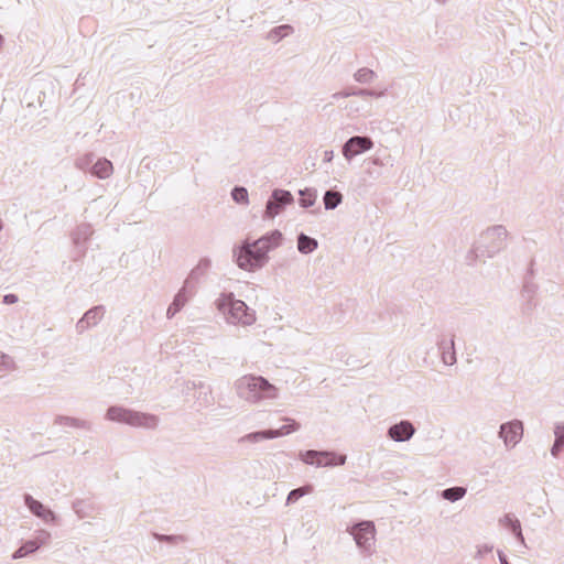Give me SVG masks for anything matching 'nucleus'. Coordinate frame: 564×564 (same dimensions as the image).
Listing matches in <instances>:
<instances>
[{"mask_svg": "<svg viewBox=\"0 0 564 564\" xmlns=\"http://www.w3.org/2000/svg\"><path fill=\"white\" fill-rule=\"evenodd\" d=\"M281 234L273 231L252 243H245L235 251L237 265L245 271L253 272L268 262V253L280 243Z\"/></svg>", "mask_w": 564, "mask_h": 564, "instance_id": "f257e3e1", "label": "nucleus"}, {"mask_svg": "<svg viewBox=\"0 0 564 564\" xmlns=\"http://www.w3.org/2000/svg\"><path fill=\"white\" fill-rule=\"evenodd\" d=\"M215 307L226 324L235 327H251L257 323V312L232 292H223L215 300Z\"/></svg>", "mask_w": 564, "mask_h": 564, "instance_id": "f03ea898", "label": "nucleus"}, {"mask_svg": "<svg viewBox=\"0 0 564 564\" xmlns=\"http://www.w3.org/2000/svg\"><path fill=\"white\" fill-rule=\"evenodd\" d=\"M238 397L250 404L275 401L280 397L278 387L262 376L243 375L235 381Z\"/></svg>", "mask_w": 564, "mask_h": 564, "instance_id": "7ed1b4c3", "label": "nucleus"}, {"mask_svg": "<svg viewBox=\"0 0 564 564\" xmlns=\"http://www.w3.org/2000/svg\"><path fill=\"white\" fill-rule=\"evenodd\" d=\"M509 232L502 225H494L486 228L475 242L471 253L476 258H492L507 246Z\"/></svg>", "mask_w": 564, "mask_h": 564, "instance_id": "20e7f679", "label": "nucleus"}, {"mask_svg": "<svg viewBox=\"0 0 564 564\" xmlns=\"http://www.w3.org/2000/svg\"><path fill=\"white\" fill-rule=\"evenodd\" d=\"M105 417L110 422L126 424L137 429L154 430L159 425V417L156 415L135 411L122 405L110 406Z\"/></svg>", "mask_w": 564, "mask_h": 564, "instance_id": "39448f33", "label": "nucleus"}, {"mask_svg": "<svg viewBox=\"0 0 564 564\" xmlns=\"http://www.w3.org/2000/svg\"><path fill=\"white\" fill-rule=\"evenodd\" d=\"M346 533L352 539L357 550L372 555L377 546V528L371 520H361L346 527Z\"/></svg>", "mask_w": 564, "mask_h": 564, "instance_id": "423d86ee", "label": "nucleus"}, {"mask_svg": "<svg viewBox=\"0 0 564 564\" xmlns=\"http://www.w3.org/2000/svg\"><path fill=\"white\" fill-rule=\"evenodd\" d=\"M299 457L304 464L316 468L343 466L347 460V456L344 454L314 449L302 451Z\"/></svg>", "mask_w": 564, "mask_h": 564, "instance_id": "0eeeda50", "label": "nucleus"}, {"mask_svg": "<svg viewBox=\"0 0 564 564\" xmlns=\"http://www.w3.org/2000/svg\"><path fill=\"white\" fill-rule=\"evenodd\" d=\"M283 422L285 423L280 429L276 430H265V431H259V432H252L242 437V441L246 443H259L265 440H273L278 437H282L285 435H290L300 429V424L291 419V417H284Z\"/></svg>", "mask_w": 564, "mask_h": 564, "instance_id": "6e6552de", "label": "nucleus"}, {"mask_svg": "<svg viewBox=\"0 0 564 564\" xmlns=\"http://www.w3.org/2000/svg\"><path fill=\"white\" fill-rule=\"evenodd\" d=\"M373 141L366 135L350 137L341 147V155L346 162L351 163L356 158L371 151L373 149Z\"/></svg>", "mask_w": 564, "mask_h": 564, "instance_id": "1a4fd4ad", "label": "nucleus"}, {"mask_svg": "<svg viewBox=\"0 0 564 564\" xmlns=\"http://www.w3.org/2000/svg\"><path fill=\"white\" fill-rule=\"evenodd\" d=\"M523 432V423L520 420H511L500 425L498 436L505 448L510 451L521 442Z\"/></svg>", "mask_w": 564, "mask_h": 564, "instance_id": "9d476101", "label": "nucleus"}, {"mask_svg": "<svg viewBox=\"0 0 564 564\" xmlns=\"http://www.w3.org/2000/svg\"><path fill=\"white\" fill-rule=\"evenodd\" d=\"M292 202L293 196L289 191L274 189L267 203L264 216L274 218L283 210L284 206L290 205Z\"/></svg>", "mask_w": 564, "mask_h": 564, "instance_id": "9b49d317", "label": "nucleus"}, {"mask_svg": "<svg viewBox=\"0 0 564 564\" xmlns=\"http://www.w3.org/2000/svg\"><path fill=\"white\" fill-rule=\"evenodd\" d=\"M50 534L45 531H40L33 539L25 541L19 549L12 553V560L23 558L36 552L48 540Z\"/></svg>", "mask_w": 564, "mask_h": 564, "instance_id": "f8f14e48", "label": "nucleus"}, {"mask_svg": "<svg viewBox=\"0 0 564 564\" xmlns=\"http://www.w3.org/2000/svg\"><path fill=\"white\" fill-rule=\"evenodd\" d=\"M414 434H415L414 425L410 421H406V420L400 421V422L391 425L387 431L388 437L398 443H403V442L410 441Z\"/></svg>", "mask_w": 564, "mask_h": 564, "instance_id": "ddd939ff", "label": "nucleus"}, {"mask_svg": "<svg viewBox=\"0 0 564 564\" xmlns=\"http://www.w3.org/2000/svg\"><path fill=\"white\" fill-rule=\"evenodd\" d=\"M454 345L453 335H442L437 340V348L440 350L441 359L445 366H453L456 364V352Z\"/></svg>", "mask_w": 564, "mask_h": 564, "instance_id": "4468645a", "label": "nucleus"}, {"mask_svg": "<svg viewBox=\"0 0 564 564\" xmlns=\"http://www.w3.org/2000/svg\"><path fill=\"white\" fill-rule=\"evenodd\" d=\"M104 306H95L88 310L84 316L77 322L76 329L78 333H84L90 327L96 326L104 317Z\"/></svg>", "mask_w": 564, "mask_h": 564, "instance_id": "2eb2a0df", "label": "nucleus"}, {"mask_svg": "<svg viewBox=\"0 0 564 564\" xmlns=\"http://www.w3.org/2000/svg\"><path fill=\"white\" fill-rule=\"evenodd\" d=\"M24 502L28 509L44 522H54L56 520L55 513L32 496H25Z\"/></svg>", "mask_w": 564, "mask_h": 564, "instance_id": "dca6fc26", "label": "nucleus"}, {"mask_svg": "<svg viewBox=\"0 0 564 564\" xmlns=\"http://www.w3.org/2000/svg\"><path fill=\"white\" fill-rule=\"evenodd\" d=\"M500 523L506 529L510 530L512 534L516 536V539L522 544L525 545V540L522 533L521 523L518 518H516L513 514H506L501 520Z\"/></svg>", "mask_w": 564, "mask_h": 564, "instance_id": "f3484780", "label": "nucleus"}, {"mask_svg": "<svg viewBox=\"0 0 564 564\" xmlns=\"http://www.w3.org/2000/svg\"><path fill=\"white\" fill-rule=\"evenodd\" d=\"M293 32H294V29H293L292 25H290V24H281V25L272 28L267 33V40L269 42L273 43V44H276L280 41H282L283 39L292 35Z\"/></svg>", "mask_w": 564, "mask_h": 564, "instance_id": "a211bd4d", "label": "nucleus"}, {"mask_svg": "<svg viewBox=\"0 0 564 564\" xmlns=\"http://www.w3.org/2000/svg\"><path fill=\"white\" fill-rule=\"evenodd\" d=\"M112 173V163L107 159H98L91 167V174L101 180L110 177Z\"/></svg>", "mask_w": 564, "mask_h": 564, "instance_id": "6ab92c4d", "label": "nucleus"}, {"mask_svg": "<svg viewBox=\"0 0 564 564\" xmlns=\"http://www.w3.org/2000/svg\"><path fill=\"white\" fill-rule=\"evenodd\" d=\"M187 303V295L184 289L180 290L173 299V302L166 310V317L173 318Z\"/></svg>", "mask_w": 564, "mask_h": 564, "instance_id": "aec40b11", "label": "nucleus"}, {"mask_svg": "<svg viewBox=\"0 0 564 564\" xmlns=\"http://www.w3.org/2000/svg\"><path fill=\"white\" fill-rule=\"evenodd\" d=\"M318 248V242L316 239L306 236L305 234H300L297 237V250L302 254L313 253Z\"/></svg>", "mask_w": 564, "mask_h": 564, "instance_id": "412c9836", "label": "nucleus"}, {"mask_svg": "<svg viewBox=\"0 0 564 564\" xmlns=\"http://www.w3.org/2000/svg\"><path fill=\"white\" fill-rule=\"evenodd\" d=\"M343 202L341 193L337 191H326L323 197L324 207L326 210H333L338 207Z\"/></svg>", "mask_w": 564, "mask_h": 564, "instance_id": "4be33fe9", "label": "nucleus"}, {"mask_svg": "<svg viewBox=\"0 0 564 564\" xmlns=\"http://www.w3.org/2000/svg\"><path fill=\"white\" fill-rule=\"evenodd\" d=\"M352 95H357V96H361V97L381 98L382 96H384V93L376 91V90H368V89H361L358 91L346 90V91H339V93L334 94L333 98L334 99L347 98Z\"/></svg>", "mask_w": 564, "mask_h": 564, "instance_id": "5701e85b", "label": "nucleus"}, {"mask_svg": "<svg viewBox=\"0 0 564 564\" xmlns=\"http://www.w3.org/2000/svg\"><path fill=\"white\" fill-rule=\"evenodd\" d=\"M467 494V489L465 487H451L444 489L441 492V497L449 502H456L463 499Z\"/></svg>", "mask_w": 564, "mask_h": 564, "instance_id": "b1692460", "label": "nucleus"}, {"mask_svg": "<svg viewBox=\"0 0 564 564\" xmlns=\"http://www.w3.org/2000/svg\"><path fill=\"white\" fill-rule=\"evenodd\" d=\"M376 72L368 67L358 68L354 73V79L359 84H371L376 80Z\"/></svg>", "mask_w": 564, "mask_h": 564, "instance_id": "393cba45", "label": "nucleus"}, {"mask_svg": "<svg viewBox=\"0 0 564 564\" xmlns=\"http://www.w3.org/2000/svg\"><path fill=\"white\" fill-rule=\"evenodd\" d=\"M17 369L14 358L0 350V377H3Z\"/></svg>", "mask_w": 564, "mask_h": 564, "instance_id": "a878e982", "label": "nucleus"}, {"mask_svg": "<svg viewBox=\"0 0 564 564\" xmlns=\"http://www.w3.org/2000/svg\"><path fill=\"white\" fill-rule=\"evenodd\" d=\"M312 491L313 488L308 485L291 490L286 497V506L295 503L300 498L312 494Z\"/></svg>", "mask_w": 564, "mask_h": 564, "instance_id": "bb28decb", "label": "nucleus"}, {"mask_svg": "<svg viewBox=\"0 0 564 564\" xmlns=\"http://www.w3.org/2000/svg\"><path fill=\"white\" fill-rule=\"evenodd\" d=\"M300 195L302 196L300 199L302 207L307 208L315 204L316 196L310 189L300 191Z\"/></svg>", "mask_w": 564, "mask_h": 564, "instance_id": "cd10ccee", "label": "nucleus"}, {"mask_svg": "<svg viewBox=\"0 0 564 564\" xmlns=\"http://www.w3.org/2000/svg\"><path fill=\"white\" fill-rule=\"evenodd\" d=\"M232 199L238 204H248V191L245 187H235L231 192Z\"/></svg>", "mask_w": 564, "mask_h": 564, "instance_id": "c85d7f7f", "label": "nucleus"}, {"mask_svg": "<svg viewBox=\"0 0 564 564\" xmlns=\"http://www.w3.org/2000/svg\"><path fill=\"white\" fill-rule=\"evenodd\" d=\"M553 433L555 440L564 444V421L554 424Z\"/></svg>", "mask_w": 564, "mask_h": 564, "instance_id": "c756f323", "label": "nucleus"}, {"mask_svg": "<svg viewBox=\"0 0 564 564\" xmlns=\"http://www.w3.org/2000/svg\"><path fill=\"white\" fill-rule=\"evenodd\" d=\"M564 447V444L554 440V443L550 449V453H551V456L553 458H557L560 456V453L562 451V448Z\"/></svg>", "mask_w": 564, "mask_h": 564, "instance_id": "7c9ffc66", "label": "nucleus"}, {"mask_svg": "<svg viewBox=\"0 0 564 564\" xmlns=\"http://www.w3.org/2000/svg\"><path fill=\"white\" fill-rule=\"evenodd\" d=\"M64 423L69 426H76V427L84 426L83 422H80L76 419H70V417H65Z\"/></svg>", "mask_w": 564, "mask_h": 564, "instance_id": "2f4dec72", "label": "nucleus"}, {"mask_svg": "<svg viewBox=\"0 0 564 564\" xmlns=\"http://www.w3.org/2000/svg\"><path fill=\"white\" fill-rule=\"evenodd\" d=\"M18 300H19V299H18V296H17L15 294H12V293H10V294H6V295L3 296V302H4L6 304H14V303H17V302H18Z\"/></svg>", "mask_w": 564, "mask_h": 564, "instance_id": "473e14b6", "label": "nucleus"}, {"mask_svg": "<svg viewBox=\"0 0 564 564\" xmlns=\"http://www.w3.org/2000/svg\"><path fill=\"white\" fill-rule=\"evenodd\" d=\"M334 159V151L333 150H326L323 154V160L325 162H330Z\"/></svg>", "mask_w": 564, "mask_h": 564, "instance_id": "72a5a7b5", "label": "nucleus"}, {"mask_svg": "<svg viewBox=\"0 0 564 564\" xmlns=\"http://www.w3.org/2000/svg\"><path fill=\"white\" fill-rule=\"evenodd\" d=\"M89 163V159L88 158H85V159H80L78 160L77 162V165L80 167V169H85V166Z\"/></svg>", "mask_w": 564, "mask_h": 564, "instance_id": "f704fd0d", "label": "nucleus"}, {"mask_svg": "<svg viewBox=\"0 0 564 564\" xmlns=\"http://www.w3.org/2000/svg\"><path fill=\"white\" fill-rule=\"evenodd\" d=\"M209 263H210V262H209V260H207V259L200 260V261H199V263H198V265H197V269H199V268L207 269V268L209 267Z\"/></svg>", "mask_w": 564, "mask_h": 564, "instance_id": "c9c22d12", "label": "nucleus"}, {"mask_svg": "<svg viewBox=\"0 0 564 564\" xmlns=\"http://www.w3.org/2000/svg\"><path fill=\"white\" fill-rule=\"evenodd\" d=\"M498 555H499L500 564H509L506 556L501 552H499Z\"/></svg>", "mask_w": 564, "mask_h": 564, "instance_id": "e433bc0d", "label": "nucleus"}, {"mask_svg": "<svg viewBox=\"0 0 564 564\" xmlns=\"http://www.w3.org/2000/svg\"><path fill=\"white\" fill-rule=\"evenodd\" d=\"M260 344H261V346H263L264 348H268V349L271 347V345L265 341H261Z\"/></svg>", "mask_w": 564, "mask_h": 564, "instance_id": "4c0bfd02", "label": "nucleus"}, {"mask_svg": "<svg viewBox=\"0 0 564 564\" xmlns=\"http://www.w3.org/2000/svg\"><path fill=\"white\" fill-rule=\"evenodd\" d=\"M3 43H4V37L0 34V48L2 47Z\"/></svg>", "mask_w": 564, "mask_h": 564, "instance_id": "58836bf2", "label": "nucleus"}, {"mask_svg": "<svg viewBox=\"0 0 564 564\" xmlns=\"http://www.w3.org/2000/svg\"><path fill=\"white\" fill-rule=\"evenodd\" d=\"M373 164H375V165H381V162H380V160H379V159H375V160H373Z\"/></svg>", "mask_w": 564, "mask_h": 564, "instance_id": "ea45409f", "label": "nucleus"}]
</instances>
